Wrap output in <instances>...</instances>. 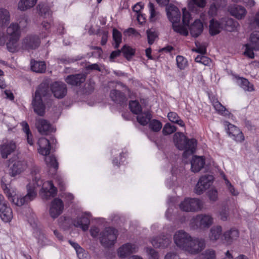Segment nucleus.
I'll return each instance as SVG.
<instances>
[{
	"label": "nucleus",
	"mask_w": 259,
	"mask_h": 259,
	"mask_svg": "<svg viewBox=\"0 0 259 259\" xmlns=\"http://www.w3.org/2000/svg\"><path fill=\"white\" fill-rule=\"evenodd\" d=\"M191 170L194 172H199L205 164V159L203 156H194L191 161Z\"/></svg>",
	"instance_id": "393cba45"
},
{
	"label": "nucleus",
	"mask_w": 259,
	"mask_h": 259,
	"mask_svg": "<svg viewBox=\"0 0 259 259\" xmlns=\"http://www.w3.org/2000/svg\"><path fill=\"white\" fill-rule=\"evenodd\" d=\"M49 95V88L46 83L40 84L35 92L32 104L34 112L40 116H42L45 111L42 98L47 97Z\"/></svg>",
	"instance_id": "7ed1b4c3"
},
{
	"label": "nucleus",
	"mask_w": 259,
	"mask_h": 259,
	"mask_svg": "<svg viewBox=\"0 0 259 259\" xmlns=\"http://www.w3.org/2000/svg\"><path fill=\"white\" fill-rule=\"evenodd\" d=\"M113 39L114 41V47L118 48L121 42L122 35L120 32L115 28L113 29Z\"/></svg>",
	"instance_id": "de8ad7c7"
},
{
	"label": "nucleus",
	"mask_w": 259,
	"mask_h": 259,
	"mask_svg": "<svg viewBox=\"0 0 259 259\" xmlns=\"http://www.w3.org/2000/svg\"><path fill=\"white\" fill-rule=\"evenodd\" d=\"M21 35L20 28L17 23H12L7 29L8 38H20Z\"/></svg>",
	"instance_id": "cd10ccee"
},
{
	"label": "nucleus",
	"mask_w": 259,
	"mask_h": 259,
	"mask_svg": "<svg viewBox=\"0 0 259 259\" xmlns=\"http://www.w3.org/2000/svg\"><path fill=\"white\" fill-rule=\"evenodd\" d=\"M221 8L218 7V6L213 4L211 3V5L208 11V14L211 16H214L217 14L218 10Z\"/></svg>",
	"instance_id": "69168bd1"
},
{
	"label": "nucleus",
	"mask_w": 259,
	"mask_h": 259,
	"mask_svg": "<svg viewBox=\"0 0 259 259\" xmlns=\"http://www.w3.org/2000/svg\"><path fill=\"white\" fill-rule=\"evenodd\" d=\"M110 96L111 99L117 103H123L125 101L124 95L116 90H112L110 92Z\"/></svg>",
	"instance_id": "58836bf2"
},
{
	"label": "nucleus",
	"mask_w": 259,
	"mask_h": 259,
	"mask_svg": "<svg viewBox=\"0 0 259 259\" xmlns=\"http://www.w3.org/2000/svg\"><path fill=\"white\" fill-rule=\"evenodd\" d=\"M203 24L200 20H195L190 26V32L193 37L198 36L202 32Z\"/></svg>",
	"instance_id": "7c9ffc66"
},
{
	"label": "nucleus",
	"mask_w": 259,
	"mask_h": 259,
	"mask_svg": "<svg viewBox=\"0 0 259 259\" xmlns=\"http://www.w3.org/2000/svg\"><path fill=\"white\" fill-rule=\"evenodd\" d=\"M213 106L215 110L221 115L226 117H230L231 113L226 108L223 106L219 102L215 101L213 102Z\"/></svg>",
	"instance_id": "37998d69"
},
{
	"label": "nucleus",
	"mask_w": 259,
	"mask_h": 259,
	"mask_svg": "<svg viewBox=\"0 0 259 259\" xmlns=\"http://www.w3.org/2000/svg\"><path fill=\"white\" fill-rule=\"evenodd\" d=\"M32 174L33 177L32 183L27 185V194L24 196H14L10 200L17 206H21L33 200L36 196L35 189L41 186L42 188L40 191V194L42 198L48 199L50 197H54L57 194V189L51 181L42 183L39 174H36L35 171H32Z\"/></svg>",
	"instance_id": "f257e3e1"
},
{
	"label": "nucleus",
	"mask_w": 259,
	"mask_h": 259,
	"mask_svg": "<svg viewBox=\"0 0 259 259\" xmlns=\"http://www.w3.org/2000/svg\"><path fill=\"white\" fill-rule=\"evenodd\" d=\"M210 201L215 202L218 200V193L215 189H211L207 193Z\"/></svg>",
	"instance_id": "6e6d98bb"
},
{
	"label": "nucleus",
	"mask_w": 259,
	"mask_h": 259,
	"mask_svg": "<svg viewBox=\"0 0 259 259\" xmlns=\"http://www.w3.org/2000/svg\"><path fill=\"white\" fill-rule=\"evenodd\" d=\"M181 210L186 212H198L204 207L203 201L197 198H185L179 204Z\"/></svg>",
	"instance_id": "20e7f679"
},
{
	"label": "nucleus",
	"mask_w": 259,
	"mask_h": 259,
	"mask_svg": "<svg viewBox=\"0 0 259 259\" xmlns=\"http://www.w3.org/2000/svg\"><path fill=\"white\" fill-rule=\"evenodd\" d=\"M147 252L149 254L150 257L152 259H158V253L151 248H147Z\"/></svg>",
	"instance_id": "338daca9"
},
{
	"label": "nucleus",
	"mask_w": 259,
	"mask_h": 259,
	"mask_svg": "<svg viewBox=\"0 0 259 259\" xmlns=\"http://www.w3.org/2000/svg\"><path fill=\"white\" fill-rule=\"evenodd\" d=\"M176 131V128L174 125L170 123H166L164 125L162 132L164 135H170Z\"/></svg>",
	"instance_id": "13d9d810"
},
{
	"label": "nucleus",
	"mask_w": 259,
	"mask_h": 259,
	"mask_svg": "<svg viewBox=\"0 0 259 259\" xmlns=\"http://www.w3.org/2000/svg\"><path fill=\"white\" fill-rule=\"evenodd\" d=\"M86 76L84 74L79 73L75 75H70L65 78L66 82L71 85L78 86L84 82Z\"/></svg>",
	"instance_id": "4be33fe9"
},
{
	"label": "nucleus",
	"mask_w": 259,
	"mask_h": 259,
	"mask_svg": "<svg viewBox=\"0 0 259 259\" xmlns=\"http://www.w3.org/2000/svg\"><path fill=\"white\" fill-rule=\"evenodd\" d=\"M21 125L22 127V130L23 132L26 135L27 141L28 143L30 145H32L33 144V142L32 138V135L30 131L28 124L25 121H23L21 123Z\"/></svg>",
	"instance_id": "a18cd8bd"
},
{
	"label": "nucleus",
	"mask_w": 259,
	"mask_h": 259,
	"mask_svg": "<svg viewBox=\"0 0 259 259\" xmlns=\"http://www.w3.org/2000/svg\"><path fill=\"white\" fill-rule=\"evenodd\" d=\"M51 89L54 97L58 99L63 98L67 94L66 85L62 82L56 81L53 83Z\"/></svg>",
	"instance_id": "2eb2a0df"
},
{
	"label": "nucleus",
	"mask_w": 259,
	"mask_h": 259,
	"mask_svg": "<svg viewBox=\"0 0 259 259\" xmlns=\"http://www.w3.org/2000/svg\"><path fill=\"white\" fill-rule=\"evenodd\" d=\"M174 141L178 149L184 150L183 156L185 158L195 152L197 141L194 138L188 139L183 133H177L174 135Z\"/></svg>",
	"instance_id": "f03ea898"
},
{
	"label": "nucleus",
	"mask_w": 259,
	"mask_h": 259,
	"mask_svg": "<svg viewBox=\"0 0 259 259\" xmlns=\"http://www.w3.org/2000/svg\"><path fill=\"white\" fill-rule=\"evenodd\" d=\"M171 242L170 237L164 235L153 238L151 240V243L154 247H166Z\"/></svg>",
	"instance_id": "aec40b11"
},
{
	"label": "nucleus",
	"mask_w": 259,
	"mask_h": 259,
	"mask_svg": "<svg viewBox=\"0 0 259 259\" xmlns=\"http://www.w3.org/2000/svg\"><path fill=\"white\" fill-rule=\"evenodd\" d=\"M172 24V27L175 31L185 36H187L188 34V31L185 27L186 26L184 25V26H182L180 25L178 23Z\"/></svg>",
	"instance_id": "864d4df0"
},
{
	"label": "nucleus",
	"mask_w": 259,
	"mask_h": 259,
	"mask_svg": "<svg viewBox=\"0 0 259 259\" xmlns=\"http://www.w3.org/2000/svg\"><path fill=\"white\" fill-rule=\"evenodd\" d=\"M137 115V121L142 125H146L152 118V115L149 111L140 112Z\"/></svg>",
	"instance_id": "4c0bfd02"
},
{
	"label": "nucleus",
	"mask_w": 259,
	"mask_h": 259,
	"mask_svg": "<svg viewBox=\"0 0 259 259\" xmlns=\"http://www.w3.org/2000/svg\"><path fill=\"white\" fill-rule=\"evenodd\" d=\"M150 128L154 132H158L162 127L161 122L156 119H153L149 122Z\"/></svg>",
	"instance_id": "603ef678"
},
{
	"label": "nucleus",
	"mask_w": 259,
	"mask_h": 259,
	"mask_svg": "<svg viewBox=\"0 0 259 259\" xmlns=\"http://www.w3.org/2000/svg\"><path fill=\"white\" fill-rule=\"evenodd\" d=\"M213 177L211 175H205L201 177L195 186L194 192L197 195L202 194L211 185Z\"/></svg>",
	"instance_id": "9d476101"
},
{
	"label": "nucleus",
	"mask_w": 259,
	"mask_h": 259,
	"mask_svg": "<svg viewBox=\"0 0 259 259\" xmlns=\"http://www.w3.org/2000/svg\"><path fill=\"white\" fill-rule=\"evenodd\" d=\"M196 49H193V51L201 54H205L206 51V45L205 44H200L199 42H195Z\"/></svg>",
	"instance_id": "5fc2aeb1"
},
{
	"label": "nucleus",
	"mask_w": 259,
	"mask_h": 259,
	"mask_svg": "<svg viewBox=\"0 0 259 259\" xmlns=\"http://www.w3.org/2000/svg\"><path fill=\"white\" fill-rule=\"evenodd\" d=\"M206 4L205 0H188V8L192 11L196 12L197 8H203Z\"/></svg>",
	"instance_id": "f704fd0d"
},
{
	"label": "nucleus",
	"mask_w": 259,
	"mask_h": 259,
	"mask_svg": "<svg viewBox=\"0 0 259 259\" xmlns=\"http://www.w3.org/2000/svg\"><path fill=\"white\" fill-rule=\"evenodd\" d=\"M121 51L123 54L124 56L127 60H130L132 57L134 55L135 53V51L133 49L126 45L122 47Z\"/></svg>",
	"instance_id": "3c124183"
},
{
	"label": "nucleus",
	"mask_w": 259,
	"mask_h": 259,
	"mask_svg": "<svg viewBox=\"0 0 259 259\" xmlns=\"http://www.w3.org/2000/svg\"><path fill=\"white\" fill-rule=\"evenodd\" d=\"M164 259H183L180 257L179 255L174 252H168L165 255Z\"/></svg>",
	"instance_id": "774afa93"
},
{
	"label": "nucleus",
	"mask_w": 259,
	"mask_h": 259,
	"mask_svg": "<svg viewBox=\"0 0 259 259\" xmlns=\"http://www.w3.org/2000/svg\"><path fill=\"white\" fill-rule=\"evenodd\" d=\"M223 29L222 21L220 22L214 19L210 21L209 32L211 35H214L220 33Z\"/></svg>",
	"instance_id": "2f4dec72"
},
{
	"label": "nucleus",
	"mask_w": 259,
	"mask_h": 259,
	"mask_svg": "<svg viewBox=\"0 0 259 259\" xmlns=\"http://www.w3.org/2000/svg\"><path fill=\"white\" fill-rule=\"evenodd\" d=\"M223 237L225 241L228 244H231L233 241L236 240L239 237L238 231L235 229L232 228L224 232Z\"/></svg>",
	"instance_id": "c85d7f7f"
},
{
	"label": "nucleus",
	"mask_w": 259,
	"mask_h": 259,
	"mask_svg": "<svg viewBox=\"0 0 259 259\" xmlns=\"http://www.w3.org/2000/svg\"><path fill=\"white\" fill-rule=\"evenodd\" d=\"M31 70L37 73H44L46 70V65L44 61H31Z\"/></svg>",
	"instance_id": "e433bc0d"
},
{
	"label": "nucleus",
	"mask_w": 259,
	"mask_h": 259,
	"mask_svg": "<svg viewBox=\"0 0 259 259\" xmlns=\"http://www.w3.org/2000/svg\"><path fill=\"white\" fill-rule=\"evenodd\" d=\"M77 255L79 259H89L90 256L87 252L82 248L79 249L76 252Z\"/></svg>",
	"instance_id": "680f3d73"
},
{
	"label": "nucleus",
	"mask_w": 259,
	"mask_h": 259,
	"mask_svg": "<svg viewBox=\"0 0 259 259\" xmlns=\"http://www.w3.org/2000/svg\"><path fill=\"white\" fill-rule=\"evenodd\" d=\"M213 218L208 214H199L194 217L190 221L192 228L194 229H208L213 224Z\"/></svg>",
	"instance_id": "423d86ee"
},
{
	"label": "nucleus",
	"mask_w": 259,
	"mask_h": 259,
	"mask_svg": "<svg viewBox=\"0 0 259 259\" xmlns=\"http://www.w3.org/2000/svg\"><path fill=\"white\" fill-rule=\"evenodd\" d=\"M63 201L60 199L55 198L50 204L49 214L52 219H55L63 212Z\"/></svg>",
	"instance_id": "f8f14e48"
},
{
	"label": "nucleus",
	"mask_w": 259,
	"mask_h": 259,
	"mask_svg": "<svg viewBox=\"0 0 259 259\" xmlns=\"http://www.w3.org/2000/svg\"><path fill=\"white\" fill-rule=\"evenodd\" d=\"M7 47L9 51L16 52L19 50V40L20 38H8Z\"/></svg>",
	"instance_id": "a19ab883"
},
{
	"label": "nucleus",
	"mask_w": 259,
	"mask_h": 259,
	"mask_svg": "<svg viewBox=\"0 0 259 259\" xmlns=\"http://www.w3.org/2000/svg\"><path fill=\"white\" fill-rule=\"evenodd\" d=\"M223 29L232 32L236 31L239 27V23L232 18H225L222 19Z\"/></svg>",
	"instance_id": "bb28decb"
},
{
	"label": "nucleus",
	"mask_w": 259,
	"mask_h": 259,
	"mask_svg": "<svg viewBox=\"0 0 259 259\" xmlns=\"http://www.w3.org/2000/svg\"><path fill=\"white\" fill-rule=\"evenodd\" d=\"M37 0H20L18 3V9L21 11H26L33 8Z\"/></svg>",
	"instance_id": "473e14b6"
},
{
	"label": "nucleus",
	"mask_w": 259,
	"mask_h": 259,
	"mask_svg": "<svg viewBox=\"0 0 259 259\" xmlns=\"http://www.w3.org/2000/svg\"><path fill=\"white\" fill-rule=\"evenodd\" d=\"M229 217V212L226 209H222L219 212V218L222 221H227Z\"/></svg>",
	"instance_id": "0e129e2a"
},
{
	"label": "nucleus",
	"mask_w": 259,
	"mask_h": 259,
	"mask_svg": "<svg viewBox=\"0 0 259 259\" xmlns=\"http://www.w3.org/2000/svg\"><path fill=\"white\" fill-rule=\"evenodd\" d=\"M190 19V14L186 8L183 9V23L185 26H188Z\"/></svg>",
	"instance_id": "052dcab7"
},
{
	"label": "nucleus",
	"mask_w": 259,
	"mask_h": 259,
	"mask_svg": "<svg viewBox=\"0 0 259 259\" xmlns=\"http://www.w3.org/2000/svg\"><path fill=\"white\" fill-rule=\"evenodd\" d=\"M26 167L27 164L25 161H16L10 169V175L12 177H15L22 172Z\"/></svg>",
	"instance_id": "a878e982"
},
{
	"label": "nucleus",
	"mask_w": 259,
	"mask_h": 259,
	"mask_svg": "<svg viewBox=\"0 0 259 259\" xmlns=\"http://www.w3.org/2000/svg\"><path fill=\"white\" fill-rule=\"evenodd\" d=\"M223 179L225 181L227 191L232 196H238L239 194V191L230 183L225 175L223 176Z\"/></svg>",
	"instance_id": "ea45409f"
},
{
	"label": "nucleus",
	"mask_w": 259,
	"mask_h": 259,
	"mask_svg": "<svg viewBox=\"0 0 259 259\" xmlns=\"http://www.w3.org/2000/svg\"><path fill=\"white\" fill-rule=\"evenodd\" d=\"M236 83L245 91L251 92L254 90L253 85L244 78L236 77Z\"/></svg>",
	"instance_id": "c9c22d12"
},
{
	"label": "nucleus",
	"mask_w": 259,
	"mask_h": 259,
	"mask_svg": "<svg viewBox=\"0 0 259 259\" xmlns=\"http://www.w3.org/2000/svg\"><path fill=\"white\" fill-rule=\"evenodd\" d=\"M40 44L39 38L36 35H30L27 36L23 41L24 47L29 49H35Z\"/></svg>",
	"instance_id": "b1692460"
},
{
	"label": "nucleus",
	"mask_w": 259,
	"mask_h": 259,
	"mask_svg": "<svg viewBox=\"0 0 259 259\" xmlns=\"http://www.w3.org/2000/svg\"><path fill=\"white\" fill-rule=\"evenodd\" d=\"M231 15L238 20L245 18L247 11L244 7L240 5H234L229 10Z\"/></svg>",
	"instance_id": "5701e85b"
},
{
	"label": "nucleus",
	"mask_w": 259,
	"mask_h": 259,
	"mask_svg": "<svg viewBox=\"0 0 259 259\" xmlns=\"http://www.w3.org/2000/svg\"><path fill=\"white\" fill-rule=\"evenodd\" d=\"M117 237V230L113 228L108 227L100 233L99 241L104 247L110 248L115 243Z\"/></svg>",
	"instance_id": "39448f33"
},
{
	"label": "nucleus",
	"mask_w": 259,
	"mask_h": 259,
	"mask_svg": "<svg viewBox=\"0 0 259 259\" xmlns=\"http://www.w3.org/2000/svg\"><path fill=\"white\" fill-rule=\"evenodd\" d=\"M192 236L186 231L181 230L175 232L174 241L176 246L182 250L187 251Z\"/></svg>",
	"instance_id": "0eeeda50"
},
{
	"label": "nucleus",
	"mask_w": 259,
	"mask_h": 259,
	"mask_svg": "<svg viewBox=\"0 0 259 259\" xmlns=\"http://www.w3.org/2000/svg\"><path fill=\"white\" fill-rule=\"evenodd\" d=\"M37 10L39 14L44 18H49L51 16L52 11H51L50 6L47 3H40L37 6Z\"/></svg>",
	"instance_id": "c756f323"
},
{
	"label": "nucleus",
	"mask_w": 259,
	"mask_h": 259,
	"mask_svg": "<svg viewBox=\"0 0 259 259\" xmlns=\"http://www.w3.org/2000/svg\"><path fill=\"white\" fill-rule=\"evenodd\" d=\"M178 67L180 69H184L187 66V61L182 56H178L176 58Z\"/></svg>",
	"instance_id": "4d7b16f0"
},
{
	"label": "nucleus",
	"mask_w": 259,
	"mask_h": 259,
	"mask_svg": "<svg viewBox=\"0 0 259 259\" xmlns=\"http://www.w3.org/2000/svg\"><path fill=\"white\" fill-rule=\"evenodd\" d=\"M166 11L169 20L172 23H179L181 19V13L178 8L173 5H169L166 7Z\"/></svg>",
	"instance_id": "a211bd4d"
},
{
	"label": "nucleus",
	"mask_w": 259,
	"mask_h": 259,
	"mask_svg": "<svg viewBox=\"0 0 259 259\" xmlns=\"http://www.w3.org/2000/svg\"><path fill=\"white\" fill-rule=\"evenodd\" d=\"M167 117L171 122L176 123L182 127L185 126L184 122L180 119L177 113L170 112L167 114Z\"/></svg>",
	"instance_id": "49530a36"
},
{
	"label": "nucleus",
	"mask_w": 259,
	"mask_h": 259,
	"mask_svg": "<svg viewBox=\"0 0 259 259\" xmlns=\"http://www.w3.org/2000/svg\"><path fill=\"white\" fill-rule=\"evenodd\" d=\"M124 34L125 35H133L135 37H139L140 36V33L138 32H137L134 28H129L126 29L124 31Z\"/></svg>",
	"instance_id": "e2e57ef3"
},
{
	"label": "nucleus",
	"mask_w": 259,
	"mask_h": 259,
	"mask_svg": "<svg viewBox=\"0 0 259 259\" xmlns=\"http://www.w3.org/2000/svg\"><path fill=\"white\" fill-rule=\"evenodd\" d=\"M91 214L90 212H84L79 215L73 221V225L75 227L81 228L85 231L88 230L90 224Z\"/></svg>",
	"instance_id": "4468645a"
},
{
	"label": "nucleus",
	"mask_w": 259,
	"mask_h": 259,
	"mask_svg": "<svg viewBox=\"0 0 259 259\" xmlns=\"http://www.w3.org/2000/svg\"><path fill=\"white\" fill-rule=\"evenodd\" d=\"M17 145L13 140H6L0 145V153L3 159H6L8 156L16 150Z\"/></svg>",
	"instance_id": "ddd939ff"
},
{
	"label": "nucleus",
	"mask_w": 259,
	"mask_h": 259,
	"mask_svg": "<svg viewBox=\"0 0 259 259\" xmlns=\"http://www.w3.org/2000/svg\"><path fill=\"white\" fill-rule=\"evenodd\" d=\"M0 218L5 222H10L13 218L12 209L4 196L0 194Z\"/></svg>",
	"instance_id": "1a4fd4ad"
},
{
	"label": "nucleus",
	"mask_w": 259,
	"mask_h": 259,
	"mask_svg": "<svg viewBox=\"0 0 259 259\" xmlns=\"http://www.w3.org/2000/svg\"><path fill=\"white\" fill-rule=\"evenodd\" d=\"M10 21V15L9 11L5 9H0V25L5 26Z\"/></svg>",
	"instance_id": "79ce46f5"
},
{
	"label": "nucleus",
	"mask_w": 259,
	"mask_h": 259,
	"mask_svg": "<svg viewBox=\"0 0 259 259\" xmlns=\"http://www.w3.org/2000/svg\"><path fill=\"white\" fill-rule=\"evenodd\" d=\"M195 259H215V252L212 249H206L198 255Z\"/></svg>",
	"instance_id": "c03bdc74"
},
{
	"label": "nucleus",
	"mask_w": 259,
	"mask_h": 259,
	"mask_svg": "<svg viewBox=\"0 0 259 259\" xmlns=\"http://www.w3.org/2000/svg\"><path fill=\"white\" fill-rule=\"evenodd\" d=\"M137 248H138L135 244L125 243L118 249V256L120 258H125L130 254L136 252Z\"/></svg>",
	"instance_id": "6ab92c4d"
},
{
	"label": "nucleus",
	"mask_w": 259,
	"mask_h": 259,
	"mask_svg": "<svg viewBox=\"0 0 259 259\" xmlns=\"http://www.w3.org/2000/svg\"><path fill=\"white\" fill-rule=\"evenodd\" d=\"M45 161L46 164L49 167H52L55 169L58 168V162L56 158L53 155L46 156Z\"/></svg>",
	"instance_id": "8fccbe9b"
},
{
	"label": "nucleus",
	"mask_w": 259,
	"mask_h": 259,
	"mask_svg": "<svg viewBox=\"0 0 259 259\" xmlns=\"http://www.w3.org/2000/svg\"><path fill=\"white\" fill-rule=\"evenodd\" d=\"M131 111L135 114H138L142 111V108L140 104L137 101H132L129 104Z\"/></svg>",
	"instance_id": "09e8293b"
},
{
	"label": "nucleus",
	"mask_w": 259,
	"mask_h": 259,
	"mask_svg": "<svg viewBox=\"0 0 259 259\" xmlns=\"http://www.w3.org/2000/svg\"><path fill=\"white\" fill-rule=\"evenodd\" d=\"M222 233V227L221 226L217 225L212 227L208 235L209 239L211 241H216L218 240Z\"/></svg>",
	"instance_id": "72a5a7b5"
},
{
	"label": "nucleus",
	"mask_w": 259,
	"mask_h": 259,
	"mask_svg": "<svg viewBox=\"0 0 259 259\" xmlns=\"http://www.w3.org/2000/svg\"><path fill=\"white\" fill-rule=\"evenodd\" d=\"M38 153L44 156H47L50 152V142L45 138H39L37 142Z\"/></svg>",
	"instance_id": "412c9836"
},
{
	"label": "nucleus",
	"mask_w": 259,
	"mask_h": 259,
	"mask_svg": "<svg viewBox=\"0 0 259 259\" xmlns=\"http://www.w3.org/2000/svg\"><path fill=\"white\" fill-rule=\"evenodd\" d=\"M35 125L38 132L41 135H47L54 131L51 123L44 119H37Z\"/></svg>",
	"instance_id": "f3484780"
},
{
	"label": "nucleus",
	"mask_w": 259,
	"mask_h": 259,
	"mask_svg": "<svg viewBox=\"0 0 259 259\" xmlns=\"http://www.w3.org/2000/svg\"><path fill=\"white\" fill-rule=\"evenodd\" d=\"M224 125L228 126L227 133L233 139L239 142L244 140L243 134L237 127L227 121L224 122Z\"/></svg>",
	"instance_id": "dca6fc26"
},
{
	"label": "nucleus",
	"mask_w": 259,
	"mask_h": 259,
	"mask_svg": "<svg viewBox=\"0 0 259 259\" xmlns=\"http://www.w3.org/2000/svg\"><path fill=\"white\" fill-rule=\"evenodd\" d=\"M244 55L250 59L254 57V51H259V31L252 32L249 37V41L245 45Z\"/></svg>",
	"instance_id": "6e6552de"
},
{
	"label": "nucleus",
	"mask_w": 259,
	"mask_h": 259,
	"mask_svg": "<svg viewBox=\"0 0 259 259\" xmlns=\"http://www.w3.org/2000/svg\"><path fill=\"white\" fill-rule=\"evenodd\" d=\"M205 246L206 242L204 239L192 237L186 251L192 254H196L204 249Z\"/></svg>",
	"instance_id": "9b49d317"
},
{
	"label": "nucleus",
	"mask_w": 259,
	"mask_h": 259,
	"mask_svg": "<svg viewBox=\"0 0 259 259\" xmlns=\"http://www.w3.org/2000/svg\"><path fill=\"white\" fill-rule=\"evenodd\" d=\"M147 34L148 43L150 45H152L154 42L157 35L155 32L152 30L151 29H148L147 30Z\"/></svg>",
	"instance_id": "bf43d9fd"
}]
</instances>
